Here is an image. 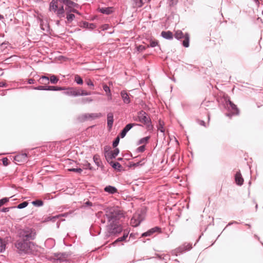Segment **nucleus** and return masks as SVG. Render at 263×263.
<instances>
[{
	"instance_id": "9b49d317",
	"label": "nucleus",
	"mask_w": 263,
	"mask_h": 263,
	"mask_svg": "<svg viewBox=\"0 0 263 263\" xmlns=\"http://www.w3.org/2000/svg\"><path fill=\"white\" fill-rule=\"evenodd\" d=\"M143 126L142 124L139 123H129L126 124L125 127L121 130L119 135L121 138H123L125 137L127 133L134 126Z\"/></svg>"
},
{
	"instance_id": "4c0bfd02",
	"label": "nucleus",
	"mask_w": 263,
	"mask_h": 263,
	"mask_svg": "<svg viewBox=\"0 0 263 263\" xmlns=\"http://www.w3.org/2000/svg\"><path fill=\"white\" fill-rule=\"evenodd\" d=\"M134 2V7L141 8L143 6L144 2V0H133Z\"/></svg>"
},
{
	"instance_id": "72a5a7b5",
	"label": "nucleus",
	"mask_w": 263,
	"mask_h": 263,
	"mask_svg": "<svg viewBox=\"0 0 263 263\" xmlns=\"http://www.w3.org/2000/svg\"><path fill=\"white\" fill-rule=\"evenodd\" d=\"M72 12L66 11V19L67 22L68 23H71L75 17V16L73 14L71 13Z\"/></svg>"
},
{
	"instance_id": "1a4fd4ad",
	"label": "nucleus",
	"mask_w": 263,
	"mask_h": 263,
	"mask_svg": "<svg viewBox=\"0 0 263 263\" xmlns=\"http://www.w3.org/2000/svg\"><path fill=\"white\" fill-rule=\"evenodd\" d=\"M150 119L151 118L143 110L138 111L137 117L134 118L135 121L143 124H146L147 122H150Z\"/></svg>"
},
{
	"instance_id": "b1692460",
	"label": "nucleus",
	"mask_w": 263,
	"mask_h": 263,
	"mask_svg": "<svg viewBox=\"0 0 263 263\" xmlns=\"http://www.w3.org/2000/svg\"><path fill=\"white\" fill-rule=\"evenodd\" d=\"M161 36L164 39L167 40H171L173 39L174 34L173 32L170 30L168 31H162L161 32Z\"/></svg>"
},
{
	"instance_id": "a211bd4d",
	"label": "nucleus",
	"mask_w": 263,
	"mask_h": 263,
	"mask_svg": "<svg viewBox=\"0 0 263 263\" xmlns=\"http://www.w3.org/2000/svg\"><path fill=\"white\" fill-rule=\"evenodd\" d=\"M114 119V114L112 112H108L107 114V127L109 130H110L112 127Z\"/></svg>"
},
{
	"instance_id": "338daca9",
	"label": "nucleus",
	"mask_w": 263,
	"mask_h": 263,
	"mask_svg": "<svg viewBox=\"0 0 263 263\" xmlns=\"http://www.w3.org/2000/svg\"><path fill=\"white\" fill-rule=\"evenodd\" d=\"M239 223L236 221H230V222H229V223L227 225V226L226 227V228L223 229V230H224L227 227H228V226H230L232 224H238Z\"/></svg>"
},
{
	"instance_id": "864d4df0",
	"label": "nucleus",
	"mask_w": 263,
	"mask_h": 263,
	"mask_svg": "<svg viewBox=\"0 0 263 263\" xmlns=\"http://www.w3.org/2000/svg\"><path fill=\"white\" fill-rule=\"evenodd\" d=\"M103 89L106 92V95L107 93H110V92H111L110 87L105 84L103 85Z\"/></svg>"
},
{
	"instance_id": "2f4dec72",
	"label": "nucleus",
	"mask_w": 263,
	"mask_h": 263,
	"mask_svg": "<svg viewBox=\"0 0 263 263\" xmlns=\"http://www.w3.org/2000/svg\"><path fill=\"white\" fill-rule=\"evenodd\" d=\"M28 87L30 89L34 90H48V86L46 85H40L38 86H28Z\"/></svg>"
},
{
	"instance_id": "a18cd8bd",
	"label": "nucleus",
	"mask_w": 263,
	"mask_h": 263,
	"mask_svg": "<svg viewBox=\"0 0 263 263\" xmlns=\"http://www.w3.org/2000/svg\"><path fill=\"white\" fill-rule=\"evenodd\" d=\"M150 122H147L146 124H144L146 126V128L148 131L153 130L154 126L152 123V120L150 119Z\"/></svg>"
},
{
	"instance_id": "f704fd0d",
	"label": "nucleus",
	"mask_w": 263,
	"mask_h": 263,
	"mask_svg": "<svg viewBox=\"0 0 263 263\" xmlns=\"http://www.w3.org/2000/svg\"><path fill=\"white\" fill-rule=\"evenodd\" d=\"M49 82L51 83V84H56L59 79V78L55 76V75L54 74H49Z\"/></svg>"
},
{
	"instance_id": "0e129e2a",
	"label": "nucleus",
	"mask_w": 263,
	"mask_h": 263,
	"mask_svg": "<svg viewBox=\"0 0 263 263\" xmlns=\"http://www.w3.org/2000/svg\"><path fill=\"white\" fill-rule=\"evenodd\" d=\"M197 123L201 126L206 127L205 122L203 120L198 119L197 120Z\"/></svg>"
},
{
	"instance_id": "7c9ffc66",
	"label": "nucleus",
	"mask_w": 263,
	"mask_h": 263,
	"mask_svg": "<svg viewBox=\"0 0 263 263\" xmlns=\"http://www.w3.org/2000/svg\"><path fill=\"white\" fill-rule=\"evenodd\" d=\"M39 82L42 84H49V77L46 76H42L39 80Z\"/></svg>"
},
{
	"instance_id": "a878e982",
	"label": "nucleus",
	"mask_w": 263,
	"mask_h": 263,
	"mask_svg": "<svg viewBox=\"0 0 263 263\" xmlns=\"http://www.w3.org/2000/svg\"><path fill=\"white\" fill-rule=\"evenodd\" d=\"M155 47H158L159 48V50H161L160 46L159 44L158 40H155V39H154V40L151 39L149 40V44L147 45V48H149V47L154 48Z\"/></svg>"
},
{
	"instance_id": "39448f33",
	"label": "nucleus",
	"mask_w": 263,
	"mask_h": 263,
	"mask_svg": "<svg viewBox=\"0 0 263 263\" xmlns=\"http://www.w3.org/2000/svg\"><path fill=\"white\" fill-rule=\"evenodd\" d=\"M31 246H34L33 242L27 241L21 238L15 243V246L20 254L28 253L31 250Z\"/></svg>"
},
{
	"instance_id": "423d86ee",
	"label": "nucleus",
	"mask_w": 263,
	"mask_h": 263,
	"mask_svg": "<svg viewBox=\"0 0 263 263\" xmlns=\"http://www.w3.org/2000/svg\"><path fill=\"white\" fill-rule=\"evenodd\" d=\"M36 235L35 230L28 227L25 228L20 232V238L27 241L35 239Z\"/></svg>"
},
{
	"instance_id": "5fc2aeb1",
	"label": "nucleus",
	"mask_w": 263,
	"mask_h": 263,
	"mask_svg": "<svg viewBox=\"0 0 263 263\" xmlns=\"http://www.w3.org/2000/svg\"><path fill=\"white\" fill-rule=\"evenodd\" d=\"M68 171L70 172H74L78 174H81L82 172V169L81 168H71L68 169Z\"/></svg>"
},
{
	"instance_id": "0eeeda50",
	"label": "nucleus",
	"mask_w": 263,
	"mask_h": 263,
	"mask_svg": "<svg viewBox=\"0 0 263 263\" xmlns=\"http://www.w3.org/2000/svg\"><path fill=\"white\" fill-rule=\"evenodd\" d=\"M174 37L178 41H180L181 39H184L182 42V45L185 48L189 47L190 37L189 33L185 32L184 34L181 30H178L175 32Z\"/></svg>"
},
{
	"instance_id": "4be33fe9",
	"label": "nucleus",
	"mask_w": 263,
	"mask_h": 263,
	"mask_svg": "<svg viewBox=\"0 0 263 263\" xmlns=\"http://www.w3.org/2000/svg\"><path fill=\"white\" fill-rule=\"evenodd\" d=\"M120 95L124 103L128 104L131 102L130 95L126 90H122L120 92Z\"/></svg>"
},
{
	"instance_id": "69168bd1",
	"label": "nucleus",
	"mask_w": 263,
	"mask_h": 263,
	"mask_svg": "<svg viewBox=\"0 0 263 263\" xmlns=\"http://www.w3.org/2000/svg\"><path fill=\"white\" fill-rule=\"evenodd\" d=\"M110 147L109 146H108V145L105 146L104 147V151L105 154H107V153L110 151Z\"/></svg>"
},
{
	"instance_id": "20e7f679",
	"label": "nucleus",
	"mask_w": 263,
	"mask_h": 263,
	"mask_svg": "<svg viewBox=\"0 0 263 263\" xmlns=\"http://www.w3.org/2000/svg\"><path fill=\"white\" fill-rule=\"evenodd\" d=\"M104 211L105 212V216L110 223L111 221L119 222L118 221L123 216L121 211L116 209L115 207H107L104 209Z\"/></svg>"
},
{
	"instance_id": "49530a36",
	"label": "nucleus",
	"mask_w": 263,
	"mask_h": 263,
	"mask_svg": "<svg viewBox=\"0 0 263 263\" xmlns=\"http://www.w3.org/2000/svg\"><path fill=\"white\" fill-rule=\"evenodd\" d=\"M86 84L89 87L90 89H94V84L93 82L90 79L86 80Z\"/></svg>"
},
{
	"instance_id": "8fccbe9b",
	"label": "nucleus",
	"mask_w": 263,
	"mask_h": 263,
	"mask_svg": "<svg viewBox=\"0 0 263 263\" xmlns=\"http://www.w3.org/2000/svg\"><path fill=\"white\" fill-rule=\"evenodd\" d=\"M146 48H147V46H143L142 45L136 46L137 50L139 52L144 51L146 50Z\"/></svg>"
},
{
	"instance_id": "c03bdc74",
	"label": "nucleus",
	"mask_w": 263,
	"mask_h": 263,
	"mask_svg": "<svg viewBox=\"0 0 263 263\" xmlns=\"http://www.w3.org/2000/svg\"><path fill=\"white\" fill-rule=\"evenodd\" d=\"M28 202L25 201L22 202V203H20L15 208L18 209H22L26 208L28 205Z\"/></svg>"
},
{
	"instance_id": "de8ad7c7",
	"label": "nucleus",
	"mask_w": 263,
	"mask_h": 263,
	"mask_svg": "<svg viewBox=\"0 0 263 263\" xmlns=\"http://www.w3.org/2000/svg\"><path fill=\"white\" fill-rule=\"evenodd\" d=\"M146 149V145L145 144L142 145L140 146H139L137 149H136V152L137 153H143L144 152Z\"/></svg>"
},
{
	"instance_id": "4d7b16f0",
	"label": "nucleus",
	"mask_w": 263,
	"mask_h": 263,
	"mask_svg": "<svg viewBox=\"0 0 263 263\" xmlns=\"http://www.w3.org/2000/svg\"><path fill=\"white\" fill-rule=\"evenodd\" d=\"M2 161L4 166H7L9 165V160L7 157L3 158Z\"/></svg>"
},
{
	"instance_id": "58836bf2",
	"label": "nucleus",
	"mask_w": 263,
	"mask_h": 263,
	"mask_svg": "<svg viewBox=\"0 0 263 263\" xmlns=\"http://www.w3.org/2000/svg\"><path fill=\"white\" fill-rule=\"evenodd\" d=\"M157 128L161 133H164V123L160 119L158 121Z\"/></svg>"
},
{
	"instance_id": "e433bc0d",
	"label": "nucleus",
	"mask_w": 263,
	"mask_h": 263,
	"mask_svg": "<svg viewBox=\"0 0 263 263\" xmlns=\"http://www.w3.org/2000/svg\"><path fill=\"white\" fill-rule=\"evenodd\" d=\"M144 165V163H141V162H129L127 166L129 168H132V167H136L140 166H143Z\"/></svg>"
},
{
	"instance_id": "dca6fc26",
	"label": "nucleus",
	"mask_w": 263,
	"mask_h": 263,
	"mask_svg": "<svg viewBox=\"0 0 263 263\" xmlns=\"http://www.w3.org/2000/svg\"><path fill=\"white\" fill-rule=\"evenodd\" d=\"M129 232L124 231V233L123 236L121 237H118L117 238L114 242L111 243V246L115 247L116 246L119 242H123V241H128L129 240H127V238L128 236Z\"/></svg>"
},
{
	"instance_id": "aec40b11",
	"label": "nucleus",
	"mask_w": 263,
	"mask_h": 263,
	"mask_svg": "<svg viewBox=\"0 0 263 263\" xmlns=\"http://www.w3.org/2000/svg\"><path fill=\"white\" fill-rule=\"evenodd\" d=\"M98 12L106 15L111 14L114 12V8L112 7H100L97 9Z\"/></svg>"
},
{
	"instance_id": "6e6d98bb",
	"label": "nucleus",
	"mask_w": 263,
	"mask_h": 263,
	"mask_svg": "<svg viewBox=\"0 0 263 263\" xmlns=\"http://www.w3.org/2000/svg\"><path fill=\"white\" fill-rule=\"evenodd\" d=\"M94 99L90 97H87V98H83V104L84 103H89L93 101Z\"/></svg>"
},
{
	"instance_id": "680f3d73",
	"label": "nucleus",
	"mask_w": 263,
	"mask_h": 263,
	"mask_svg": "<svg viewBox=\"0 0 263 263\" xmlns=\"http://www.w3.org/2000/svg\"><path fill=\"white\" fill-rule=\"evenodd\" d=\"M14 208V207L3 208L0 209V212L6 213L9 211L10 209Z\"/></svg>"
},
{
	"instance_id": "4468645a",
	"label": "nucleus",
	"mask_w": 263,
	"mask_h": 263,
	"mask_svg": "<svg viewBox=\"0 0 263 263\" xmlns=\"http://www.w3.org/2000/svg\"><path fill=\"white\" fill-rule=\"evenodd\" d=\"M119 153L120 150L118 148H115L114 151L109 152L107 153V155H105L106 161H110L109 160L115 159L116 157L119 155Z\"/></svg>"
},
{
	"instance_id": "c85d7f7f",
	"label": "nucleus",
	"mask_w": 263,
	"mask_h": 263,
	"mask_svg": "<svg viewBox=\"0 0 263 263\" xmlns=\"http://www.w3.org/2000/svg\"><path fill=\"white\" fill-rule=\"evenodd\" d=\"M96 27V25L93 23H90L86 21H83V28L91 30L95 28Z\"/></svg>"
},
{
	"instance_id": "393cba45",
	"label": "nucleus",
	"mask_w": 263,
	"mask_h": 263,
	"mask_svg": "<svg viewBox=\"0 0 263 263\" xmlns=\"http://www.w3.org/2000/svg\"><path fill=\"white\" fill-rule=\"evenodd\" d=\"M58 2H59V0H51L49 4V10L50 11H53L54 12H56L58 8L57 5Z\"/></svg>"
},
{
	"instance_id": "3c124183",
	"label": "nucleus",
	"mask_w": 263,
	"mask_h": 263,
	"mask_svg": "<svg viewBox=\"0 0 263 263\" xmlns=\"http://www.w3.org/2000/svg\"><path fill=\"white\" fill-rule=\"evenodd\" d=\"M92 204L91 201L87 200L86 201L83 202V209L91 207L92 206Z\"/></svg>"
},
{
	"instance_id": "2eb2a0df",
	"label": "nucleus",
	"mask_w": 263,
	"mask_h": 263,
	"mask_svg": "<svg viewBox=\"0 0 263 263\" xmlns=\"http://www.w3.org/2000/svg\"><path fill=\"white\" fill-rule=\"evenodd\" d=\"M102 113H90L83 114V120H94L95 119L99 118L102 117Z\"/></svg>"
},
{
	"instance_id": "473e14b6",
	"label": "nucleus",
	"mask_w": 263,
	"mask_h": 263,
	"mask_svg": "<svg viewBox=\"0 0 263 263\" xmlns=\"http://www.w3.org/2000/svg\"><path fill=\"white\" fill-rule=\"evenodd\" d=\"M93 160L96 165L98 167L102 164V161L100 158V156L96 154L93 157Z\"/></svg>"
},
{
	"instance_id": "9d476101",
	"label": "nucleus",
	"mask_w": 263,
	"mask_h": 263,
	"mask_svg": "<svg viewBox=\"0 0 263 263\" xmlns=\"http://www.w3.org/2000/svg\"><path fill=\"white\" fill-rule=\"evenodd\" d=\"M192 248V245L189 243L186 245L185 243H184L182 246L179 247L177 249L172 250V254L173 255L178 256L183 253L186 252V251H190Z\"/></svg>"
},
{
	"instance_id": "bf43d9fd",
	"label": "nucleus",
	"mask_w": 263,
	"mask_h": 263,
	"mask_svg": "<svg viewBox=\"0 0 263 263\" xmlns=\"http://www.w3.org/2000/svg\"><path fill=\"white\" fill-rule=\"evenodd\" d=\"M123 156L125 157L126 160H129L130 157H133V154L131 152H128L124 154Z\"/></svg>"
},
{
	"instance_id": "ea45409f",
	"label": "nucleus",
	"mask_w": 263,
	"mask_h": 263,
	"mask_svg": "<svg viewBox=\"0 0 263 263\" xmlns=\"http://www.w3.org/2000/svg\"><path fill=\"white\" fill-rule=\"evenodd\" d=\"M6 243L4 239L0 237V252L2 253L5 251Z\"/></svg>"
},
{
	"instance_id": "37998d69",
	"label": "nucleus",
	"mask_w": 263,
	"mask_h": 263,
	"mask_svg": "<svg viewBox=\"0 0 263 263\" xmlns=\"http://www.w3.org/2000/svg\"><path fill=\"white\" fill-rule=\"evenodd\" d=\"M74 80L77 84L82 85V78H81L79 75L75 74Z\"/></svg>"
},
{
	"instance_id": "7ed1b4c3",
	"label": "nucleus",
	"mask_w": 263,
	"mask_h": 263,
	"mask_svg": "<svg viewBox=\"0 0 263 263\" xmlns=\"http://www.w3.org/2000/svg\"><path fill=\"white\" fill-rule=\"evenodd\" d=\"M49 91L64 90L63 94L74 97L82 96V89L74 87L65 88L57 86H48Z\"/></svg>"
},
{
	"instance_id": "bb28decb",
	"label": "nucleus",
	"mask_w": 263,
	"mask_h": 263,
	"mask_svg": "<svg viewBox=\"0 0 263 263\" xmlns=\"http://www.w3.org/2000/svg\"><path fill=\"white\" fill-rule=\"evenodd\" d=\"M54 256L57 257V259L60 261H63L67 257V254L66 253H57L54 254Z\"/></svg>"
},
{
	"instance_id": "603ef678",
	"label": "nucleus",
	"mask_w": 263,
	"mask_h": 263,
	"mask_svg": "<svg viewBox=\"0 0 263 263\" xmlns=\"http://www.w3.org/2000/svg\"><path fill=\"white\" fill-rule=\"evenodd\" d=\"M9 200V198L4 197L0 199V207L4 205L6 203L8 202Z\"/></svg>"
},
{
	"instance_id": "5701e85b",
	"label": "nucleus",
	"mask_w": 263,
	"mask_h": 263,
	"mask_svg": "<svg viewBox=\"0 0 263 263\" xmlns=\"http://www.w3.org/2000/svg\"><path fill=\"white\" fill-rule=\"evenodd\" d=\"M104 191L109 194L114 195L118 193V189L114 186L108 185L104 188Z\"/></svg>"
},
{
	"instance_id": "6ab92c4d",
	"label": "nucleus",
	"mask_w": 263,
	"mask_h": 263,
	"mask_svg": "<svg viewBox=\"0 0 263 263\" xmlns=\"http://www.w3.org/2000/svg\"><path fill=\"white\" fill-rule=\"evenodd\" d=\"M234 179L236 184L238 186H241L243 183V178L241 175L240 171L236 172L234 175Z\"/></svg>"
},
{
	"instance_id": "052dcab7",
	"label": "nucleus",
	"mask_w": 263,
	"mask_h": 263,
	"mask_svg": "<svg viewBox=\"0 0 263 263\" xmlns=\"http://www.w3.org/2000/svg\"><path fill=\"white\" fill-rule=\"evenodd\" d=\"M177 3L178 0H168V3L170 6H174Z\"/></svg>"
},
{
	"instance_id": "a19ab883",
	"label": "nucleus",
	"mask_w": 263,
	"mask_h": 263,
	"mask_svg": "<svg viewBox=\"0 0 263 263\" xmlns=\"http://www.w3.org/2000/svg\"><path fill=\"white\" fill-rule=\"evenodd\" d=\"M120 138H121V137H120V136H119V135L115 138V139L112 141V147L114 148H117V147L119 145Z\"/></svg>"
},
{
	"instance_id": "c756f323",
	"label": "nucleus",
	"mask_w": 263,
	"mask_h": 263,
	"mask_svg": "<svg viewBox=\"0 0 263 263\" xmlns=\"http://www.w3.org/2000/svg\"><path fill=\"white\" fill-rule=\"evenodd\" d=\"M150 138H151L150 136H147L145 137L142 138L138 141V142L137 143V145H141L143 143L146 144L148 143Z\"/></svg>"
},
{
	"instance_id": "c9c22d12",
	"label": "nucleus",
	"mask_w": 263,
	"mask_h": 263,
	"mask_svg": "<svg viewBox=\"0 0 263 263\" xmlns=\"http://www.w3.org/2000/svg\"><path fill=\"white\" fill-rule=\"evenodd\" d=\"M32 205L36 207H41L44 205V202L41 199H36L31 202Z\"/></svg>"
},
{
	"instance_id": "79ce46f5",
	"label": "nucleus",
	"mask_w": 263,
	"mask_h": 263,
	"mask_svg": "<svg viewBox=\"0 0 263 263\" xmlns=\"http://www.w3.org/2000/svg\"><path fill=\"white\" fill-rule=\"evenodd\" d=\"M68 215L67 213H64L62 214H59L55 216H51V221L52 222H55L60 217H64Z\"/></svg>"
},
{
	"instance_id": "6e6552de",
	"label": "nucleus",
	"mask_w": 263,
	"mask_h": 263,
	"mask_svg": "<svg viewBox=\"0 0 263 263\" xmlns=\"http://www.w3.org/2000/svg\"><path fill=\"white\" fill-rule=\"evenodd\" d=\"M59 2L63 3L66 5L65 10L80 14L79 12L75 9L78 5L71 0H59Z\"/></svg>"
},
{
	"instance_id": "f03ea898",
	"label": "nucleus",
	"mask_w": 263,
	"mask_h": 263,
	"mask_svg": "<svg viewBox=\"0 0 263 263\" xmlns=\"http://www.w3.org/2000/svg\"><path fill=\"white\" fill-rule=\"evenodd\" d=\"M123 231L122 224L119 222H114L111 221L106 226V231L104 237V239H107L109 237L111 239L117 237L121 234Z\"/></svg>"
},
{
	"instance_id": "412c9836",
	"label": "nucleus",
	"mask_w": 263,
	"mask_h": 263,
	"mask_svg": "<svg viewBox=\"0 0 263 263\" xmlns=\"http://www.w3.org/2000/svg\"><path fill=\"white\" fill-rule=\"evenodd\" d=\"M101 228L97 225H91L89 228V232L92 236H97L101 233Z\"/></svg>"
},
{
	"instance_id": "e2e57ef3",
	"label": "nucleus",
	"mask_w": 263,
	"mask_h": 263,
	"mask_svg": "<svg viewBox=\"0 0 263 263\" xmlns=\"http://www.w3.org/2000/svg\"><path fill=\"white\" fill-rule=\"evenodd\" d=\"M109 28V25L107 24H103L101 26V29L102 31L107 30Z\"/></svg>"
},
{
	"instance_id": "09e8293b",
	"label": "nucleus",
	"mask_w": 263,
	"mask_h": 263,
	"mask_svg": "<svg viewBox=\"0 0 263 263\" xmlns=\"http://www.w3.org/2000/svg\"><path fill=\"white\" fill-rule=\"evenodd\" d=\"M84 169H89L90 170H92L93 167L87 161H84V163L83 162V170Z\"/></svg>"
},
{
	"instance_id": "f257e3e1",
	"label": "nucleus",
	"mask_w": 263,
	"mask_h": 263,
	"mask_svg": "<svg viewBox=\"0 0 263 263\" xmlns=\"http://www.w3.org/2000/svg\"><path fill=\"white\" fill-rule=\"evenodd\" d=\"M219 106L228 110L226 114L227 117H231L233 116L238 115L240 111L237 105L231 101L228 95H224L222 97L218 99Z\"/></svg>"
},
{
	"instance_id": "ddd939ff",
	"label": "nucleus",
	"mask_w": 263,
	"mask_h": 263,
	"mask_svg": "<svg viewBox=\"0 0 263 263\" xmlns=\"http://www.w3.org/2000/svg\"><path fill=\"white\" fill-rule=\"evenodd\" d=\"M156 232L161 233V228L159 227V226H155V227L148 230L147 231L142 233L141 237H144L150 236Z\"/></svg>"
},
{
	"instance_id": "13d9d810",
	"label": "nucleus",
	"mask_w": 263,
	"mask_h": 263,
	"mask_svg": "<svg viewBox=\"0 0 263 263\" xmlns=\"http://www.w3.org/2000/svg\"><path fill=\"white\" fill-rule=\"evenodd\" d=\"M92 94H100V93L99 92H97L87 91L86 90H83V96L91 95Z\"/></svg>"
},
{
	"instance_id": "f8f14e48",
	"label": "nucleus",
	"mask_w": 263,
	"mask_h": 263,
	"mask_svg": "<svg viewBox=\"0 0 263 263\" xmlns=\"http://www.w3.org/2000/svg\"><path fill=\"white\" fill-rule=\"evenodd\" d=\"M13 160L16 164L21 165L28 161V156L26 153H21L15 155Z\"/></svg>"
},
{
	"instance_id": "f3484780",
	"label": "nucleus",
	"mask_w": 263,
	"mask_h": 263,
	"mask_svg": "<svg viewBox=\"0 0 263 263\" xmlns=\"http://www.w3.org/2000/svg\"><path fill=\"white\" fill-rule=\"evenodd\" d=\"M107 162L116 171L118 172H121L124 171L122 166L119 162L112 160L107 161Z\"/></svg>"
},
{
	"instance_id": "cd10ccee",
	"label": "nucleus",
	"mask_w": 263,
	"mask_h": 263,
	"mask_svg": "<svg viewBox=\"0 0 263 263\" xmlns=\"http://www.w3.org/2000/svg\"><path fill=\"white\" fill-rule=\"evenodd\" d=\"M57 12V16L59 18L64 17H65V10L64 9L63 6H62L60 8H58Z\"/></svg>"
},
{
	"instance_id": "774afa93",
	"label": "nucleus",
	"mask_w": 263,
	"mask_h": 263,
	"mask_svg": "<svg viewBox=\"0 0 263 263\" xmlns=\"http://www.w3.org/2000/svg\"><path fill=\"white\" fill-rule=\"evenodd\" d=\"M82 122V116L79 115L76 119V123H79Z\"/></svg>"
}]
</instances>
